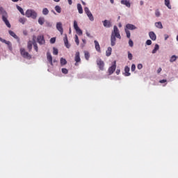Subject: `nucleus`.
<instances>
[{
	"mask_svg": "<svg viewBox=\"0 0 178 178\" xmlns=\"http://www.w3.org/2000/svg\"><path fill=\"white\" fill-rule=\"evenodd\" d=\"M128 59L129 60H131L133 59V54H131V53H130V51H128Z\"/></svg>",
	"mask_w": 178,
	"mask_h": 178,
	"instance_id": "nucleus-40",
	"label": "nucleus"
},
{
	"mask_svg": "<svg viewBox=\"0 0 178 178\" xmlns=\"http://www.w3.org/2000/svg\"><path fill=\"white\" fill-rule=\"evenodd\" d=\"M115 70H116V61H114V64L108 68V72L111 75V74H113Z\"/></svg>",
	"mask_w": 178,
	"mask_h": 178,
	"instance_id": "nucleus-9",
	"label": "nucleus"
},
{
	"mask_svg": "<svg viewBox=\"0 0 178 178\" xmlns=\"http://www.w3.org/2000/svg\"><path fill=\"white\" fill-rule=\"evenodd\" d=\"M19 23H22V24H24V23H26V19L24 18H19Z\"/></svg>",
	"mask_w": 178,
	"mask_h": 178,
	"instance_id": "nucleus-42",
	"label": "nucleus"
},
{
	"mask_svg": "<svg viewBox=\"0 0 178 178\" xmlns=\"http://www.w3.org/2000/svg\"><path fill=\"white\" fill-rule=\"evenodd\" d=\"M47 59L48 62L50 63L51 66H54V63L52 62V55H51V53L47 52Z\"/></svg>",
	"mask_w": 178,
	"mask_h": 178,
	"instance_id": "nucleus-12",
	"label": "nucleus"
},
{
	"mask_svg": "<svg viewBox=\"0 0 178 178\" xmlns=\"http://www.w3.org/2000/svg\"><path fill=\"white\" fill-rule=\"evenodd\" d=\"M137 68L139 70H141V69H143V64H138V66H137Z\"/></svg>",
	"mask_w": 178,
	"mask_h": 178,
	"instance_id": "nucleus-50",
	"label": "nucleus"
},
{
	"mask_svg": "<svg viewBox=\"0 0 178 178\" xmlns=\"http://www.w3.org/2000/svg\"><path fill=\"white\" fill-rule=\"evenodd\" d=\"M140 5H144V2L140 1Z\"/></svg>",
	"mask_w": 178,
	"mask_h": 178,
	"instance_id": "nucleus-61",
	"label": "nucleus"
},
{
	"mask_svg": "<svg viewBox=\"0 0 178 178\" xmlns=\"http://www.w3.org/2000/svg\"><path fill=\"white\" fill-rule=\"evenodd\" d=\"M177 58L178 57L175 55L171 56V58L170 59V62H171V63L176 62V59H177Z\"/></svg>",
	"mask_w": 178,
	"mask_h": 178,
	"instance_id": "nucleus-31",
	"label": "nucleus"
},
{
	"mask_svg": "<svg viewBox=\"0 0 178 178\" xmlns=\"http://www.w3.org/2000/svg\"><path fill=\"white\" fill-rule=\"evenodd\" d=\"M177 41H178V35L177 36Z\"/></svg>",
	"mask_w": 178,
	"mask_h": 178,
	"instance_id": "nucleus-63",
	"label": "nucleus"
},
{
	"mask_svg": "<svg viewBox=\"0 0 178 178\" xmlns=\"http://www.w3.org/2000/svg\"><path fill=\"white\" fill-rule=\"evenodd\" d=\"M165 5L168 8V9H172V6L170 5V0H164Z\"/></svg>",
	"mask_w": 178,
	"mask_h": 178,
	"instance_id": "nucleus-19",
	"label": "nucleus"
},
{
	"mask_svg": "<svg viewBox=\"0 0 178 178\" xmlns=\"http://www.w3.org/2000/svg\"><path fill=\"white\" fill-rule=\"evenodd\" d=\"M27 48L29 52L31 51V49H33V42H31V40L28 42Z\"/></svg>",
	"mask_w": 178,
	"mask_h": 178,
	"instance_id": "nucleus-21",
	"label": "nucleus"
},
{
	"mask_svg": "<svg viewBox=\"0 0 178 178\" xmlns=\"http://www.w3.org/2000/svg\"><path fill=\"white\" fill-rule=\"evenodd\" d=\"M155 26L157 27V29H163V26H162V22H156Z\"/></svg>",
	"mask_w": 178,
	"mask_h": 178,
	"instance_id": "nucleus-24",
	"label": "nucleus"
},
{
	"mask_svg": "<svg viewBox=\"0 0 178 178\" xmlns=\"http://www.w3.org/2000/svg\"><path fill=\"white\" fill-rule=\"evenodd\" d=\"M17 10H19V12H20L21 14L23 15V16H24V10H23V8H22V7L17 5Z\"/></svg>",
	"mask_w": 178,
	"mask_h": 178,
	"instance_id": "nucleus-29",
	"label": "nucleus"
},
{
	"mask_svg": "<svg viewBox=\"0 0 178 178\" xmlns=\"http://www.w3.org/2000/svg\"><path fill=\"white\" fill-rule=\"evenodd\" d=\"M0 41H1V42H3L4 44H6V45H7L8 42H10V41H7V40H5V39H2L1 38H0Z\"/></svg>",
	"mask_w": 178,
	"mask_h": 178,
	"instance_id": "nucleus-43",
	"label": "nucleus"
},
{
	"mask_svg": "<svg viewBox=\"0 0 178 178\" xmlns=\"http://www.w3.org/2000/svg\"><path fill=\"white\" fill-rule=\"evenodd\" d=\"M120 70H116V74H120Z\"/></svg>",
	"mask_w": 178,
	"mask_h": 178,
	"instance_id": "nucleus-54",
	"label": "nucleus"
},
{
	"mask_svg": "<svg viewBox=\"0 0 178 178\" xmlns=\"http://www.w3.org/2000/svg\"><path fill=\"white\" fill-rule=\"evenodd\" d=\"M124 31L127 34V38H130V35H131L130 31H129V29H124Z\"/></svg>",
	"mask_w": 178,
	"mask_h": 178,
	"instance_id": "nucleus-33",
	"label": "nucleus"
},
{
	"mask_svg": "<svg viewBox=\"0 0 178 178\" xmlns=\"http://www.w3.org/2000/svg\"><path fill=\"white\" fill-rule=\"evenodd\" d=\"M63 41H64V44L69 42V40H67V35H66V34L65 35Z\"/></svg>",
	"mask_w": 178,
	"mask_h": 178,
	"instance_id": "nucleus-47",
	"label": "nucleus"
},
{
	"mask_svg": "<svg viewBox=\"0 0 178 178\" xmlns=\"http://www.w3.org/2000/svg\"><path fill=\"white\" fill-rule=\"evenodd\" d=\"M58 49L54 47V48H53V54H54V55H58Z\"/></svg>",
	"mask_w": 178,
	"mask_h": 178,
	"instance_id": "nucleus-39",
	"label": "nucleus"
},
{
	"mask_svg": "<svg viewBox=\"0 0 178 178\" xmlns=\"http://www.w3.org/2000/svg\"><path fill=\"white\" fill-rule=\"evenodd\" d=\"M48 13H49V10H48V8H43L42 14L44 15H48Z\"/></svg>",
	"mask_w": 178,
	"mask_h": 178,
	"instance_id": "nucleus-32",
	"label": "nucleus"
},
{
	"mask_svg": "<svg viewBox=\"0 0 178 178\" xmlns=\"http://www.w3.org/2000/svg\"><path fill=\"white\" fill-rule=\"evenodd\" d=\"M25 15L26 17H31L32 19H37V13L34 10H27Z\"/></svg>",
	"mask_w": 178,
	"mask_h": 178,
	"instance_id": "nucleus-4",
	"label": "nucleus"
},
{
	"mask_svg": "<svg viewBox=\"0 0 178 178\" xmlns=\"http://www.w3.org/2000/svg\"><path fill=\"white\" fill-rule=\"evenodd\" d=\"M44 22H45V19H44V17H40L38 19V23H39V24H40V26H42V24H44Z\"/></svg>",
	"mask_w": 178,
	"mask_h": 178,
	"instance_id": "nucleus-27",
	"label": "nucleus"
},
{
	"mask_svg": "<svg viewBox=\"0 0 178 178\" xmlns=\"http://www.w3.org/2000/svg\"><path fill=\"white\" fill-rule=\"evenodd\" d=\"M129 45L131 47L134 46V43L133 42V40H131V39L129 40Z\"/></svg>",
	"mask_w": 178,
	"mask_h": 178,
	"instance_id": "nucleus-45",
	"label": "nucleus"
},
{
	"mask_svg": "<svg viewBox=\"0 0 178 178\" xmlns=\"http://www.w3.org/2000/svg\"><path fill=\"white\" fill-rule=\"evenodd\" d=\"M121 3H122V5H125V6H127V8H130V6H131L130 1L128 0H122Z\"/></svg>",
	"mask_w": 178,
	"mask_h": 178,
	"instance_id": "nucleus-15",
	"label": "nucleus"
},
{
	"mask_svg": "<svg viewBox=\"0 0 178 178\" xmlns=\"http://www.w3.org/2000/svg\"><path fill=\"white\" fill-rule=\"evenodd\" d=\"M152 44V41H151V40H147L146 41V44L147 45H151Z\"/></svg>",
	"mask_w": 178,
	"mask_h": 178,
	"instance_id": "nucleus-49",
	"label": "nucleus"
},
{
	"mask_svg": "<svg viewBox=\"0 0 178 178\" xmlns=\"http://www.w3.org/2000/svg\"><path fill=\"white\" fill-rule=\"evenodd\" d=\"M75 42H76V45L80 44V41L79 40V36H77V35H75Z\"/></svg>",
	"mask_w": 178,
	"mask_h": 178,
	"instance_id": "nucleus-36",
	"label": "nucleus"
},
{
	"mask_svg": "<svg viewBox=\"0 0 178 178\" xmlns=\"http://www.w3.org/2000/svg\"><path fill=\"white\" fill-rule=\"evenodd\" d=\"M155 15L156 17H159V16H161V12H159V10H156Z\"/></svg>",
	"mask_w": 178,
	"mask_h": 178,
	"instance_id": "nucleus-41",
	"label": "nucleus"
},
{
	"mask_svg": "<svg viewBox=\"0 0 178 178\" xmlns=\"http://www.w3.org/2000/svg\"><path fill=\"white\" fill-rule=\"evenodd\" d=\"M56 29L60 31L61 35L63 34V27L62 26V22H57Z\"/></svg>",
	"mask_w": 178,
	"mask_h": 178,
	"instance_id": "nucleus-10",
	"label": "nucleus"
},
{
	"mask_svg": "<svg viewBox=\"0 0 178 178\" xmlns=\"http://www.w3.org/2000/svg\"><path fill=\"white\" fill-rule=\"evenodd\" d=\"M116 38H119V40H121L122 36H120V33L119 32V29H118V26H114L113 31H112L111 36V47H115V45H116Z\"/></svg>",
	"mask_w": 178,
	"mask_h": 178,
	"instance_id": "nucleus-1",
	"label": "nucleus"
},
{
	"mask_svg": "<svg viewBox=\"0 0 178 178\" xmlns=\"http://www.w3.org/2000/svg\"><path fill=\"white\" fill-rule=\"evenodd\" d=\"M86 35L87 37H91V35L88 32L86 33Z\"/></svg>",
	"mask_w": 178,
	"mask_h": 178,
	"instance_id": "nucleus-57",
	"label": "nucleus"
},
{
	"mask_svg": "<svg viewBox=\"0 0 178 178\" xmlns=\"http://www.w3.org/2000/svg\"><path fill=\"white\" fill-rule=\"evenodd\" d=\"M85 59H86V60H88V59H90V53H88V51L85 52Z\"/></svg>",
	"mask_w": 178,
	"mask_h": 178,
	"instance_id": "nucleus-35",
	"label": "nucleus"
},
{
	"mask_svg": "<svg viewBox=\"0 0 178 178\" xmlns=\"http://www.w3.org/2000/svg\"><path fill=\"white\" fill-rule=\"evenodd\" d=\"M0 41H1V42H3L4 44H6V45H7L8 42H10V41H7V40H5V39H2L1 38H0Z\"/></svg>",
	"mask_w": 178,
	"mask_h": 178,
	"instance_id": "nucleus-44",
	"label": "nucleus"
},
{
	"mask_svg": "<svg viewBox=\"0 0 178 178\" xmlns=\"http://www.w3.org/2000/svg\"><path fill=\"white\" fill-rule=\"evenodd\" d=\"M19 52L21 54V56L24 58L25 59H28L29 60L31 59V56L30 55V54H29V52L26 51V49L21 48L19 49Z\"/></svg>",
	"mask_w": 178,
	"mask_h": 178,
	"instance_id": "nucleus-3",
	"label": "nucleus"
},
{
	"mask_svg": "<svg viewBox=\"0 0 178 178\" xmlns=\"http://www.w3.org/2000/svg\"><path fill=\"white\" fill-rule=\"evenodd\" d=\"M84 12L87 15V16H89V15H91V11H90V8H88V7L84 8Z\"/></svg>",
	"mask_w": 178,
	"mask_h": 178,
	"instance_id": "nucleus-25",
	"label": "nucleus"
},
{
	"mask_svg": "<svg viewBox=\"0 0 178 178\" xmlns=\"http://www.w3.org/2000/svg\"><path fill=\"white\" fill-rule=\"evenodd\" d=\"M65 45L66 48H68V49L70 48V44H69V42H65Z\"/></svg>",
	"mask_w": 178,
	"mask_h": 178,
	"instance_id": "nucleus-51",
	"label": "nucleus"
},
{
	"mask_svg": "<svg viewBox=\"0 0 178 178\" xmlns=\"http://www.w3.org/2000/svg\"><path fill=\"white\" fill-rule=\"evenodd\" d=\"M127 30H136V29H137V27H136V26L131 24H127L126 25V28Z\"/></svg>",
	"mask_w": 178,
	"mask_h": 178,
	"instance_id": "nucleus-16",
	"label": "nucleus"
},
{
	"mask_svg": "<svg viewBox=\"0 0 178 178\" xmlns=\"http://www.w3.org/2000/svg\"><path fill=\"white\" fill-rule=\"evenodd\" d=\"M166 79H162L159 81V83H166Z\"/></svg>",
	"mask_w": 178,
	"mask_h": 178,
	"instance_id": "nucleus-52",
	"label": "nucleus"
},
{
	"mask_svg": "<svg viewBox=\"0 0 178 178\" xmlns=\"http://www.w3.org/2000/svg\"><path fill=\"white\" fill-rule=\"evenodd\" d=\"M37 41L40 45H44V44H45V39L44 38V35H38L37 38Z\"/></svg>",
	"mask_w": 178,
	"mask_h": 178,
	"instance_id": "nucleus-7",
	"label": "nucleus"
},
{
	"mask_svg": "<svg viewBox=\"0 0 178 178\" xmlns=\"http://www.w3.org/2000/svg\"><path fill=\"white\" fill-rule=\"evenodd\" d=\"M56 41V38H51V39H50V42H51V44H55V42Z\"/></svg>",
	"mask_w": 178,
	"mask_h": 178,
	"instance_id": "nucleus-46",
	"label": "nucleus"
},
{
	"mask_svg": "<svg viewBox=\"0 0 178 178\" xmlns=\"http://www.w3.org/2000/svg\"><path fill=\"white\" fill-rule=\"evenodd\" d=\"M13 2H19V0H11ZM22 1V0H20Z\"/></svg>",
	"mask_w": 178,
	"mask_h": 178,
	"instance_id": "nucleus-58",
	"label": "nucleus"
},
{
	"mask_svg": "<svg viewBox=\"0 0 178 178\" xmlns=\"http://www.w3.org/2000/svg\"><path fill=\"white\" fill-rule=\"evenodd\" d=\"M130 67H129V66H125L124 67V76H126L127 77L130 76Z\"/></svg>",
	"mask_w": 178,
	"mask_h": 178,
	"instance_id": "nucleus-17",
	"label": "nucleus"
},
{
	"mask_svg": "<svg viewBox=\"0 0 178 178\" xmlns=\"http://www.w3.org/2000/svg\"><path fill=\"white\" fill-rule=\"evenodd\" d=\"M82 3H83V5H86V2H84V1H82Z\"/></svg>",
	"mask_w": 178,
	"mask_h": 178,
	"instance_id": "nucleus-62",
	"label": "nucleus"
},
{
	"mask_svg": "<svg viewBox=\"0 0 178 178\" xmlns=\"http://www.w3.org/2000/svg\"><path fill=\"white\" fill-rule=\"evenodd\" d=\"M149 37L152 41L156 40V35L153 31L149 33Z\"/></svg>",
	"mask_w": 178,
	"mask_h": 178,
	"instance_id": "nucleus-14",
	"label": "nucleus"
},
{
	"mask_svg": "<svg viewBox=\"0 0 178 178\" xmlns=\"http://www.w3.org/2000/svg\"><path fill=\"white\" fill-rule=\"evenodd\" d=\"M7 45H8V49L10 51H12L13 50V47H12V43L10 42V41L7 43Z\"/></svg>",
	"mask_w": 178,
	"mask_h": 178,
	"instance_id": "nucleus-38",
	"label": "nucleus"
},
{
	"mask_svg": "<svg viewBox=\"0 0 178 178\" xmlns=\"http://www.w3.org/2000/svg\"><path fill=\"white\" fill-rule=\"evenodd\" d=\"M54 2H59L60 0H54Z\"/></svg>",
	"mask_w": 178,
	"mask_h": 178,
	"instance_id": "nucleus-59",
	"label": "nucleus"
},
{
	"mask_svg": "<svg viewBox=\"0 0 178 178\" xmlns=\"http://www.w3.org/2000/svg\"><path fill=\"white\" fill-rule=\"evenodd\" d=\"M55 10L57 12V13H60V12H62V8H60V6H56Z\"/></svg>",
	"mask_w": 178,
	"mask_h": 178,
	"instance_id": "nucleus-30",
	"label": "nucleus"
},
{
	"mask_svg": "<svg viewBox=\"0 0 178 178\" xmlns=\"http://www.w3.org/2000/svg\"><path fill=\"white\" fill-rule=\"evenodd\" d=\"M112 55V47H108L107 50L106 51V56H111Z\"/></svg>",
	"mask_w": 178,
	"mask_h": 178,
	"instance_id": "nucleus-18",
	"label": "nucleus"
},
{
	"mask_svg": "<svg viewBox=\"0 0 178 178\" xmlns=\"http://www.w3.org/2000/svg\"><path fill=\"white\" fill-rule=\"evenodd\" d=\"M60 65L61 66H65V65H66L67 63V61L66 60V59L61 58L60 60Z\"/></svg>",
	"mask_w": 178,
	"mask_h": 178,
	"instance_id": "nucleus-23",
	"label": "nucleus"
},
{
	"mask_svg": "<svg viewBox=\"0 0 178 178\" xmlns=\"http://www.w3.org/2000/svg\"><path fill=\"white\" fill-rule=\"evenodd\" d=\"M61 72L63 74H67L69 73V70L66 68H62Z\"/></svg>",
	"mask_w": 178,
	"mask_h": 178,
	"instance_id": "nucleus-34",
	"label": "nucleus"
},
{
	"mask_svg": "<svg viewBox=\"0 0 178 178\" xmlns=\"http://www.w3.org/2000/svg\"><path fill=\"white\" fill-rule=\"evenodd\" d=\"M95 44V48L97 52L101 53V46L99 45V42H98L97 40L94 41Z\"/></svg>",
	"mask_w": 178,
	"mask_h": 178,
	"instance_id": "nucleus-13",
	"label": "nucleus"
},
{
	"mask_svg": "<svg viewBox=\"0 0 178 178\" xmlns=\"http://www.w3.org/2000/svg\"><path fill=\"white\" fill-rule=\"evenodd\" d=\"M168 38H169V35H165V40H168Z\"/></svg>",
	"mask_w": 178,
	"mask_h": 178,
	"instance_id": "nucleus-56",
	"label": "nucleus"
},
{
	"mask_svg": "<svg viewBox=\"0 0 178 178\" xmlns=\"http://www.w3.org/2000/svg\"><path fill=\"white\" fill-rule=\"evenodd\" d=\"M97 65L99 68V70H104V66H105V63L101 59L97 60Z\"/></svg>",
	"mask_w": 178,
	"mask_h": 178,
	"instance_id": "nucleus-8",
	"label": "nucleus"
},
{
	"mask_svg": "<svg viewBox=\"0 0 178 178\" xmlns=\"http://www.w3.org/2000/svg\"><path fill=\"white\" fill-rule=\"evenodd\" d=\"M114 1H115V0H110V1H111V3H113Z\"/></svg>",
	"mask_w": 178,
	"mask_h": 178,
	"instance_id": "nucleus-60",
	"label": "nucleus"
},
{
	"mask_svg": "<svg viewBox=\"0 0 178 178\" xmlns=\"http://www.w3.org/2000/svg\"><path fill=\"white\" fill-rule=\"evenodd\" d=\"M0 15H2V20L5 24L7 26V27H8V29H10L11 25L9 20H8V13H6V11L2 7H0Z\"/></svg>",
	"mask_w": 178,
	"mask_h": 178,
	"instance_id": "nucleus-2",
	"label": "nucleus"
},
{
	"mask_svg": "<svg viewBox=\"0 0 178 178\" xmlns=\"http://www.w3.org/2000/svg\"><path fill=\"white\" fill-rule=\"evenodd\" d=\"M74 29L76 31L77 34H79V35H83V31L80 29L76 21H74Z\"/></svg>",
	"mask_w": 178,
	"mask_h": 178,
	"instance_id": "nucleus-5",
	"label": "nucleus"
},
{
	"mask_svg": "<svg viewBox=\"0 0 178 178\" xmlns=\"http://www.w3.org/2000/svg\"><path fill=\"white\" fill-rule=\"evenodd\" d=\"M88 17L90 20V22H94V16L92 15V13H91L90 15H88Z\"/></svg>",
	"mask_w": 178,
	"mask_h": 178,
	"instance_id": "nucleus-37",
	"label": "nucleus"
},
{
	"mask_svg": "<svg viewBox=\"0 0 178 178\" xmlns=\"http://www.w3.org/2000/svg\"><path fill=\"white\" fill-rule=\"evenodd\" d=\"M159 49V44H156L154 49L152 50V54H156V51Z\"/></svg>",
	"mask_w": 178,
	"mask_h": 178,
	"instance_id": "nucleus-26",
	"label": "nucleus"
},
{
	"mask_svg": "<svg viewBox=\"0 0 178 178\" xmlns=\"http://www.w3.org/2000/svg\"><path fill=\"white\" fill-rule=\"evenodd\" d=\"M161 72H162V68L159 67V68L157 70V73L159 74Z\"/></svg>",
	"mask_w": 178,
	"mask_h": 178,
	"instance_id": "nucleus-53",
	"label": "nucleus"
},
{
	"mask_svg": "<svg viewBox=\"0 0 178 178\" xmlns=\"http://www.w3.org/2000/svg\"><path fill=\"white\" fill-rule=\"evenodd\" d=\"M74 60L76 62L75 66H79V63L81 62V58H80V52L77 51L75 54Z\"/></svg>",
	"mask_w": 178,
	"mask_h": 178,
	"instance_id": "nucleus-6",
	"label": "nucleus"
},
{
	"mask_svg": "<svg viewBox=\"0 0 178 178\" xmlns=\"http://www.w3.org/2000/svg\"><path fill=\"white\" fill-rule=\"evenodd\" d=\"M131 72H134L136 70V65L132 64L131 67Z\"/></svg>",
	"mask_w": 178,
	"mask_h": 178,
	"instance_id": "nucleus-48",
	"label": "nucleus"
},
{
	"mask_svg": "<svg viewBox=\"0 0 178 178\" xmlns=\"http://www.w3.org/2000/svg\"><path fill=\"white\" fill-rule=\"evenodd\" d=\"M33 45L35 51H36V52H38V46H37V42H35V39H33Z\"/></svg>",
	"mask_w": 178,
	"mask_h": 178,
	"instance_id": "nucleus-22",
	"label": "nucleus"
},
{
	"mask_svg": "<svg viewBox=\"0 0 178 178\" xmlns=\"http://www.w3.org/2000/svg\"><path fill=\"white\" fill-rule=\"evenodd\" d=\"M103 26L107 29H109V27H112V22L109 20L105 19L103 21Z\"/></svg>",
	"mask_w": 178,
	"mask_h": 178,
	"instance_id": "nucleus-11",
	"label": "nucleus"
},
{
	"mask_svg": "<svg viewBox=\"0 0 178 178\" xmlns=\"http://www.w3.org/2000/svg\"><path fill=\"white\" fill-rule=\"evenodd\" d=\"M77 10L79 11V13L80 15H82V13H83V7L81 6V4H80V3L77 4Z\"/></svg>",
	"mask_w": 178,
	"mask_h": 178,
	"instance_id": "nucleus-20",
	"label": "nucleus"
},
{
	"mask_svg": "<svg viewBox=\"0 0 178 178\" xmlns=\"http://www.w3.org/2000/svg\"><path fill=\"white\" fill-rule=\"evenodd\" d=\"M9 34L10 35H11V37H13V38L17 39L18 37L16 35V33H15V32L12 31H9Z\"/></svg>",
	"mask_w": 178,
	"mask_h": 178,
	"instance_id": "nucleus-28",
	"label": "nucleus"
},
{
	"mask_svg": "<svg viewBox=\"0 0 178 178\" xmlns=\"http://www.w3.org/2000/svg\"><path fill=\"white\" fill-rule=\"evenodd\" d=\"M68 3H69V5H72V3H73V2L72 1V0H68Z\"/></svg>",
	"mask_w": 178,
	"mask_h": 178,
	"instance_id": "nucleus-55",
	"label": "nucleus"
}]
</instances>
